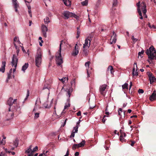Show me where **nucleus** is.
<instances>
[{"instance_id": "nucleus-1", "label": "nucleus", "mask_w": 156, "mask_h": 156, "mask_svg": "<svg viewBox=\"0 0 156 156\" xmlns=\"http://www.w3.org/2000/svg\"><path fill=\"white\" fill-rule=\"evenodd\" d=\"M146 53L148 55V58L151 60H156V51L153 46H151L147 49Z\"/></svg>"}, {"instance_id": "nucleus-2", "label": "nucleus", "mask_w": 156, "mask_h": 156, "mask_svg": "<svg viewBox=\"0 0 156 156\" xmlns=\"http://www.w3.org/2000/svg\"><path fill=\"white\" fill-rule=\"evenodd\" d=\"M62 41H61L60 44L59 50L56 53L55 55L56 62L58 66H60L63 62L62 58L61 55V45L62 44Z\"/></svg>"}, {"instance_id": "nucleus-3", "label": "nucleus", "mask_w": 156, "mask_h": 156, "mask_svg": "<svg viewBox=\"0 0 156 156\" xmlns=\"http://www.w3.org/2000/svg\"><path fill=\"white\" fill-rule=\"evenodd\" d=\"M42 54L41 50H39L37 51L35 57V65L38 67H39L40 66L42 62Z\"/></svg>"}, {"instance_id": "nucleus-4", "label": "nucleus", "mask_w": 156, "mask_h": 156, "mask_svg": "<svg viewBox=\"0 0 156 156\" xmlns=\"http://www.w3.org/2000/svg\"><path fill=\"white\" fill-rule=\"evenodd\" d=\"M136 6L137 7V11L138 12V10L140 9L142 11L143 13H145L147 12L146 9V5L145 3L144 2H142L140 4V2H139L136 3Z\"/></svg>"}, {"instance_id": "nucleus-5", "label": "nucleus", "mask_w": 156, "mask_h": 156, "mask_svg": "<svg viewBox=\"0 0 156 156\" xmlns=\"http://www.w3.org/2000/svg\"><path fill=\"white\" fill-rule=\"evenodd\" d=\"M18 62V59L17 56L15 55H13L11 62L12 66L13 68V71L14 73L15 72Z\"/></svg>"}, {"instance_id": "nucleus-6", "label": "nucleus", "mask_w": 156, "mask_h": 156, "mask_svg": "<svg viewBox=\"0 0 156 156\" xmlns=\"http://www.w3.org/2000/svg\"><path fill=\"white\" fill-rule=\"evenodd\" d=\"M107 86V85L105 84H103L100 86L99 91L102 95L104 96L105 95Z\"/></svg>"}, {"instance_id": "nucleus-7", "label": "nucleus", "mask_w": 156, "mask_h": 156, "mask_svg": "<svg viewBox=\"0 0 156 156\" xmlns=\"http://www.w3.org/2000/svg\"><path fill=\"white\" fill-rule=\"evenodd\" d=\"M63 15L65 19H67L69 18L72 17L73 13L69 12L68 11H64L63 13Z\"/></svg>"}, {"instance_id": "nucleus-8", "label": "nucleus", "mask_w": 156, "mask_h": 156, "mask_svg": "<svg viewBox=\"0 0 156 156\" xmlns=\"http://www.w3.org/2000/svg\"><path fill=\"white\" fill-rule=\"evenodd\" d=\"M85 144V140H83L79 144H74L72 147L73 149H75L76 148H78L83 147Z\"/></svg>"}, {"instance_id": "nucleus-9", "label": "nucleus", "mask_w": 156, "mask_h": 156, "mask_svg": "<svg viewBox=\"0 0 156 156\" xmlns=\"http://www.w3.org/2000/svg\"><path fill=\"white\" fill-rule=\"evenodd\" d=\"M90 61L87 62H86L85 64V67H87L88 66V68L87 69V77H90V74L91 73V72L90 70H91L92 68H89V66L90 65Z\"/></svg>"}, {"instance_id": "nucleus-10", "label": "nucleus", "mask_w": 156, "mask_h": 156, "mask_svg": "<svg viewBox=\"0 0 156 156\" xmlns=\"http://www.w3.org/2000/svg\"><path fill=\"white\" fill-rule=\"evenodd\" d=\"M91 40L90 39L87 38L85 40V43L83 44V48H89L90 45Z\"/></svg>"}, {"instance_id": "nucleus-11", "label": "nucleus", "mask_w": 156, "mask_h": 156, "mask_svg": "<svg viewBox=\"0 0 156 156\" xmlns=\"http://www.w3.org/2000/svg\"><path fill=\"white\" fill-rule=\"evenodd\" d=\"M33 113L34 114V119H37L39 117V115L41 113V112L37 110V107L35 106L33 111Z\"/></svg>"}, {"instance_id": "nucleus-12", "label": "nucleus", "mask_w": 156, "mask_h": 156, "mask_svg": "<svg viewBox=\"0 0 156 156\" xmlns=\"http://www.w3.org/2000/svg\"><path fill=\"white\" fill-rule=\"evenodd\" d=\"M147 75L149 77L150 83L151 84L152 83L156 80V78L154 76L152 75V74L150 72H148Z\"/></svg>"}, {"instance_id": "nucleus-13", "label": "nucleus", "mask_w": 156, "mask_h": 156, "mask_svg": "<svg viewBox=\"0 0 156 156\" xmlns=\"http://www.w3.org/2000/svg\"><path fill=\"white\" fill-rule=\"evenodd\" d=\"M79 53V47L77 44H76L74 49L72 53V55L76 56L78 55Z\"/></svg>"}, {"instance_id": "nucleus-14", "label": "nucleus", "mask_w": 156, "mask_h": 156, "mask_svg": "<svg viewBox=\"0 0 156 156\" xmlns=\"http://www.w3.org/2000/svg\"><path fill=\"white\" fill-rule=\"evenodd\" d=\"M137 70V67L136 65V63L135 62L132 72V74L133 76H137L138 75Z\"/></svg>"}, {"instance_id": "nucleus-15", "label": "nucleus", "mask_w": 156, "mask_h": 156, "mask_svg": "<svg viewBox=\"0 0 156 156\" xmlns=\"http://www.w3.org/2000/svg\"><path fill=\"white\" fill-rule=\"evenodd\" d=\"M12 3L15 9V11H18L17 8L19 7V5L17 2V0H12Z\"/></svg>"}, {"instance_id": "nucleus-16", "label": "nucleus", "mask_w": 156, "mask_h": 156, "mask_svg": "<svg viewBox=\"0 0 156 156\" xmlns=\"http://www.w3.org/2000/svg\"><path fill=\"white\" fill-rule=\"evenodd\" d=\"M10 107L9 108V113L7 114V116L8 117V120L12 119L13 117V113L12 112H10Z\"/></svg>"}, {"instance_id": "nucleus-17", "label": "nucleus", "mask_w": 156, "mask_h": 156, "mask_svg": "<svg viewBox=\"0 0 156 156\" xmlns=\"http://www.w3.org/2000/svg\"><path fill=\"white\" fill-rule=\"evenodd\" d=\"M151 101H153L156 99V91L154 90L149 98Z\"/></svg>"}, {"instance_id": "nucleus-18", "label": "nucleus", "mask_w": 156, "mask_h": 156, "mask_svg": "<svg viewBox=\"0 0 156 156\" xmlns=\"http://www.w3.org/2000/svg\"><path fill=\"white\" fill-rule=\"evenodd\" d=\"M6 62L5 61L2 62V65L0 68V71L2 73H4L5 70V66Z\"/></svg>"}, {"instance_id": "nucleus-19", "label": "nucleus", "mask_w": 156, "mask_h": 156, "mask_svg": "<svg viewBox=\"0 0 156 156\" xmlns=\"http://www.w3.org/2000/svg\"><path fill=\"white\" fill-rule=\"evenodd\" d=\"M113 37L112 39V42H111L110 44H112V43H115L116 41V34H115L114 31H113Z\"/></svg>"}, {"instance_id": "nucleus-20", "label": "nucleus", "mask_w": 156, "mask_h": 156, "mask_svg": "<svg viewBox=\"0 0 156 156\" xmlns=\"http://www.w3.org/2000/svg\"><path fill=\"white\" fill-rule=\"evenodd\" d=\"M52 100L53 99H52L51 101L50 102H48L47 101V102H45L44 105V106L45 108H50L51 107V104L52 103Z\"/></svg>"}, {"instance_id": "nucleus-21", "label": "nucleus", "mask_w": 156, "mask_h": 156, "mask_svg": "<svg viewBox=\"0 0 156 156\" xmlns=\"http://www.w3.org/2000/svg\"><path fill=\"white\" fill-rule=\"evenodd\" d=\"M13 99L12 98H10L7 101V104L10 107L12 106L14 102H13Z\"/></svg>"}, {"instance_id": "nucleus-22", "label": "nucleus", "mask_w": 156, "mask_h": 156, "mask_svg": "<svg viewBox=\"0 0 156 156\" xmlns=\"http://www.w3.org/2000/svg\"><path fill=\"white\" fill-rule=\"evenodd\" d=\"M64 4L67 6L71 5V2L70 0H63Z\"/></svg>"}, {"instance_id": "nucleus-23", "label": "nucleus", "mask_w": 156, "mask_h": 156, "mask_svg": "<svg viewBox=\"0 0 156 156\" xmlns=\"http://www.w3.org/2000/svg\"><path fill=\"white\" fill-rule=\"evenodd\" d=\"M88 49L87 48H83V55L87 56V55L88 52Z\"/></svg>"}, {"instance_id": "nucleus-24", "label": "nucleus", "mask_w": 156, "mask_h": 156, "mask_svg": "<svg viewBox=\"0 0 156 156\" xmlns=\"http://www.w3.org/2000/svg\"><path fill=\"white\" fill-rule=\"evenodd\" d=\"M32 147V145H30L29 148L26 151V153L29 154H33L32 150L31 149Z\"/></svg>"}, {"instance_id": "nucleus-25", "label": "nucleus", "mask_w": 156, "mask_h": 156, "mask_svg": "<svg viewBox=\"0 0 156 156\" xmlns=\"http://www.w3.org/2000/svg\"><path fill=\"white\" fill-rule=\"evenodd\" d=\"M67 102H68V103H66L65 104V105L64 106V110L63 112H63L65 109H67V108L69 107L70 106V105L69 103L70 101L69 99L68 100Z\"/></svg>"}, {"instance_id": "nucleus-26", "label": "nucleus", "mask_w": 156, "mask_h": 156, "mask_svg": "<svg viewBox=\"0 0 156 156\" xmlns=\"http://www.w3.org/2000/svg\"><path fill=\"white\" fill-rule=\"evenodd\" d=\"M29 64L28 63H25V64L22 66V70L23 72H25V70L27 68Z\"/></svg>"}, {"instance_id": "nucleus-27", "label": "nucleus", "mask_w": 156, "mask_h": 156, "mask_svg": "<svg viewBox=\"0 0 156 156\" xmlns=\"http://www.w3.org/2000/svg\"><path fill=\"white\" fill-rule=\"evenodd\" d=\"M12 69H10L9 73L8 74V77L7 78V80L11 78L12 73Z\"/></svg>"}, {"instance_id": "nucleus-28", "label": "nucleus", "mask_w": 156, "mask_h": 156, "mask_svg": "<svg viewBox=\"0 0 156 156\" xmlns=\"http://www.w3.org/2000/svg\"><path fill=\"white\" fill-rule=\"evenodd\" d=\"M68 78L67 77H65L62 78L61 79H59V80H60L62 82L64 83L66 81H68Z\"/></svg>"}, {"instance_id": "nucleus-29", "label": "nucleus", "mask_w": 156, "mask_h": 156, "mask_svg": "<svg viewBox=\"0 0 156 156\" xmlns=\"http://www.w3.org/2000/svg\"><path fill=\"white\" fill-rule=\"evenodd\" d=\"M42 32H47L48 30L47 27L44 25L42 26Z\"/></svg>"}, {"instance_id": "nucleus-30", "label": "nucleus", "mask_w": 156, "mask_h": 156, "mask_svg": "<svg viewBox=\"0 0 156 156\" xmlns=\"http://www.w3.org/2000/svg\"><path fill=\"white\" fill-rule=\"evenodd\" d=\"M48 152V151H44L42 153L40 154L38 156H46L47 155V153Z\"/></svg>"}, {"instance_id": "nucleus-31", "label": "nucleus", "mask_w": 156, "mask_h": 156, "mask_svg": "<svg viewBox=\"0 0 156 156\" xmlns=\"http://www.w3.org/2000/svg\"><path fill=\"white\" fill-rule=\"evenodd\" d=\"M44 21L46 24H48L50 22L49 19L48 17H46L44 19Z\"/></svg>"}, {"instance_id": "nucleus-32", "label": "nucleus", "mask_w": 156, "mask_h": 156, "mask_svg": "<svg viewBox=\"0 0 156 156\" xmlns=\"http://www.w3.org/2000/svg\"><path fill=\"white\" fill-rule=\"evenodd\" d=\"M14 42L16 43V42L20 44V41H19L18 37H16L14 38Z\"/></svg>"}, {"instance_id": "nucleus-33", "label": "nucleus", "mask_w": 156, "mask_h": 156, "mask_svg": "<svg viewBox=\"0 0 156 156\" xmlns=\"http://www.w3.org/2000/svg\"><path fill=\"white\" fill-rule=\"evenodd\" d=\"M121 135L120 137H123L126 136V134L125 133H124L122 130H120Z\"/></svg>"}, {"instance_id": "nucleus-34", "label": "nucleus", "mask_w": 156, "mask_h": 156, "mask_svg": "<svg viewBox=\"0 0 156 156\" xmlns=\"http://www.w3.org/2000/svg\"><path fill=\"white\" fill-rule=\"evenodd\" d=\"M88 0H85V1L81 2V4L83 6L87 5L88 4Z\"/></svg>"}, {"instance_id": "nucleus-35", "label": "nucleus", "mask_w": 156, "mask_h": 156, "mask_svg": "<svg viewBox=\"0 0 156 156\" xmlns=\"http://www.w3.org/2000/svg\"><path fill=\"white\" fill-rule=\"evenodd\" d=\"M128 84L127 83H125L122 85V88L123 89H128Z\"/></svg>"}, {"instance_id": "nucleus-36", "label": "nucleus", "mask_w": 156, "mask_h": 156, "mask_svg": "<svg viewBox=\"0 0 156 156\" xmlns=\"http://www.w3.org/2000/svg\"><path fill=\"white\" fill-rule=\"evenodd\" d=\"M72 17H74L77 20H78L79 18V17L78 16L76 15L74 13H73Z\"/></svg>"}, {"instance_id": "nucleus-37", "label": "nucleus", "mask_w": 156, "mask_h": 156, "mask_svg": "<svg viewBox=\"0 0 156 156\" xmlns=\"http://www.w3.org/2000/svg\"><path fill=\"white\" fill-rule=\"evenodd\" d=\"M139 15L140 16V19L141 20H142L143 19V17L142 16V13L141 11H140V9H139L138 10V12Z\"/></svg>"}, {"instance_id": "nucleus-38", "label": "nucleus", "mask_w": 156, "mask_h": 156, "mask_svg": "<svg viewBox=\"0 0 156 156\" xmlns=\"http://www.w3.org/2000/svg\"><path fill=\"white\" fill-rule=\"evenodd\" d=\"M113 70L112 67L111 66H109L108 68V70H110V73L111 74L113 73L112 72V70Z\"/></svg>"}, {"instance_id": "nucleus-39", "label": "nucleus", "mask_w": 156, "mask_h": 156, "mask_svg": "<svg viewBox=\"0 0 156 156\" xmlns=\"http://www.w3.org/2000/svg\"><path fill=\"white\" fill-rule=\"evenodd\" d=\"M144 50H142L141 52H139L138 54L139 56H140V57H141L142 55L144 54Z\"/></svg>"}, {"instance_id": "nucleus-40", "label": "nucleus", "mask_w": 156, "mask_h": 156, "mask_svg": "<svg viewBox=\"0 0 156 156\" xmlns=\"http://www.w3.org/2000/svg\"><path fill=\"white\" fill-rule=\"evenodd\" d=\"M79 126H76L74 128L73 130H75L74 132L76 133L78 131V129Z\"/></svg>"}, {"instance_id": "nucleus-41", "label": "nucleus", "mask_w": 156, "mask_h": 156, "mask_svg": "<svg viewBox=\"0 0 156 156\" xmlns=\"http://www.w3.org/2000/svg\"><path fill=\"white\" fill-rule=\"evenodd\" d=\"M122 112V109L121 108H119L118 110V114L119 115L121 116V113Z\"/></svg>"}, {"instance_id": "nucleus-42", "label": "nucleus", "mask_w": 156, "mask_h": 156, "mask_svg": "<svg viewBox=\"0 0 156 156\" xmlns=\"http://www.w3.org/2000/svg\"><path fill=\"white\" fill-rule=\"evenodd\" d=\"M29 94H30V93H29V90H27V92L26 97L25 98V99H24L25 101H26L28 97H29Z\"/></svg>"}, {"instance_id": "nucleus-43", "label": "nucleus", "mask_w": 156, "mask_h": 156, "mask_svg": "<svg viewBox=\"0 0 156 156\" xmlns=\"http://www.w3.org/2000/svg\"><path fill=\"white\" fill-rule=\"evenodd\" d=\"M38 149V147L37 146H36L32 150L33 153L37 151Z\"/></svg>"}, {"instance_id": "nucleus-44", "label": "nucleus", "mask_w": 156, "mask_h": 156, "mask_svg": "<svg viewBox=\"0 0 156 156\" xmlns=\"http://www.w3.org/2000/svg\"><path fill=\"white\" fill-rule=\"evenodd\" d=\"M117 4V0H114L113 3V6H115Z\"/></svg>"}, {"instance_id": "nucleus-45", "label": "nucleus", "mask_w": 156, "mask_h": 156, "mask_svg": "<svg viewBox=\"0 0 156 156\" xmlns=\"http://www.w3.org/2000/svg\"><path fill=\"white\" fill-rule=\"evenodd\" d=\"M77 34H80V27H77Z\"/></svg>"}, {"instance_id": "nucleus-46", "label": "nucleus", "mask_w": 156, "mask_h": 156, "mask_svg": "<svg viewBox=\"0 0 156 156\" xmlns=\"http://www.w3.org/2000/svg\"><path fill=\"white\" fill-rule=\"evenodd\" d=\"M71 92H72V91H71V92H70V90H68L67 91V94L69 96V98L70 97Z\"/></svg>"}, {"instance_id": "nucleus-47", "label": "nucleus", "mask_w": 156, "mask_h": 156, "mask_svg": "<svg viewBox=\"0 0 156 156\" xmlns=\"http://www.w3.org/2000/svg\"><path fill=\"white\" fill-rule=\"evenodd\" d=\"M131 38L132 40L134 42H136L138 40V39L137 38H135L133 36H132Z\"/></svg>"}, {"instance_id": "nucleus-48", "label": "nucleus", "mask_w": 156, "mask_h": 156, "mask_svg": "<svg viewBox=\"0 0 156 156\" xmlns=\"http://www.w3.org/2000/svg\"><path fill=\"white\" fill-rule=\"evenodd\" d=\"M138 92L139 94H143L144 92V91L141 89H139L138 90Z\"/></svg>"}, {"instance_id": "nucleus-49", "label": "nucleus", "mask_w": 156, "mask_h": 156, "mask_svg": "<svg viewBox=\"0 0 156 156\" xmlns=\"http://www.w3.org/2000/svg\"><path fill=\"white\" fill-rule=\"evenodd\" d=\"M148 26H149V27L151 28H153L154 29L155 28V26L153 25H151L150 23H149Z\"/></svg>"}, {"instance_id": "nucleus-50", "label": "nucleus", "mask_w": 156, "mask_h": 156, "mask_svg": "<svg viewBox=\"0 0 156 156\" xmlns=\"http://www.w3.org/2000/svg\"><path fill=\"white\" fill-rule=\"evenodd\" d=\"M105 114L107 115H108L109 114V112H108V110L107 109V106L106 107V109H105Z\"/></svg>"}, {"instance_id": "nucleus-51", "label": "nucleus", "mask_w": 156, "mask_h": 156, "mask_svg": "<svg viewBox=\"0 0 156 156\" xmlns=\"http://www.w3.org/2000/svg\"><path fill=\"white\" fill-rule=\"evenodd\" d=\"M0 156H7V155L4 152H2L0 153Z\"/></svg>"}, {"instance_id": "nucleus-52", "label": "nucleus", "mask_w": 156, "mask_h": 156, "mask_svg": "<svg viewBox=\"0 0 156 156\" xmlns=\"http://www.w3.org/2000/svg\"><path fill=\"white\" fill-rule=\"evenodd\" d=\"M106 116V115H105L104 116L103 118V119H102V122L103 123H105L106 120V119H105V117Z\"/></svg>"}, {"instance_id": "nucleus-53", "label": "nucleus", "mask_w": 156, "mask_h": 156, "mask_svg": "<svg viewBox=\"0 0 156 156\" xmlns=\"http://www.w3.org/2000/svg\"><path fill=\"white\" fill-rule=\"evenodd\" d=\"M75 133L73 131V132L71 133V135L70 136V137H74L75 136Z\"/></svg>"}, {"instance_id": "nucleus-54", "label": "nucleus", "mask_w": 156, "mask_h": 156, "mask_svg": "<svg viewBox=\"0 0 156 156\" xmlns=\"http://www.w3.org/2000/svg\"><path fill=\"white\" fill-rule=\"evenodd\" d=\"M120 140L122 142H123L125 141V140L123 137H120Z\"/></svg>"}, {"instance_id": "nucleus-55", "label": "nucleus", "mask_w": 156, "mask_h": 156, "mask_svg": "<svg viewBox=\"0 0 156 156\" xmlns=\"http://www.w3.org/2000/svg\"><path fill=\"white\" fill-rule=\"evenodd\" d=\"M146 12H145V13H143V16H144V17L145 18H147V16L146 15Z\"/></svg>"}, {"instance_id": "nucleus-56", "label": "nucleus", "mask_w": 156, "mask_h": 156, "mask_svg": "<svg viewBox=\"0 0 156 156\" xmlns=\"http://www.w3.org/2000/svg\"><path fill=\"white\" fill-rule=\"evenodd\" d=\"M43 33L44 37H47L46 32H43Z\"/></svg>"}, {"instance_id": "nucleus-57", "label": "nucleus", "mask_w": 156, "mask_h": 156, "mask_svg": "<svg viewBox=\"0 0 156 156\" xmlns=\"http://www.w3.org/2000/svg\"><path fill=\"white\" fill-rule=\"evenodd\" d=\"M81 121L80 119L79 121L77 122L76 126H78L79 125V124Z\"/></svg>"}, {"instance_id": "nucleus-58", "label": "nucleus", "mask_w": 156, "mask_h": 156, "mask_svg": "<svg viewBox=\"0 0 156 156\" xmlns=\"http://www.w3.org/2000/svg\"><path fill=\"white\" fill-rule=\"evenodd\" d=\"M79 153L78 152H76L75 154V156H79Z\"/></svg>"}, {"instance_id": "nucleus-59", "label": "nucleus", "mask_w": 156, "mask_h": 156, "mask_svg": "<svg viewBox=\"0 0 156 156\" xmlns=\"http://www.w3.org/2000/svg\"><path fill=\"white\" fill-rule=\"evenodd\" d=\"M81 112L80 111H79L77 113V115L78 116H80L81 115Z\"/></svg>"}, {"instance_id": "nucleus-60", "label": "nucleus", "mask_w": 156, "mask_h": 156, "mask_svg": "<svg viewBox=\"0 0 156 156\" xmlns=\"http://www.w3.org/2000/svg\"><path fill=\"white\" fill-rule=\"evenodd\" d=\"M135 143V142L134 141H132L131 144H130L132 146H133Z\"/></svg>"}, {"instance_id": "nucleus-61", "label": "nucleus", "mask_w": 156, "mask_h": 156, "mask_svg": "<svg viewBox=\"0 0 156 156\" xmlns=\"http://www.w3.org/2000/svg\"><path fill=\"white\" fill-rule=\"evenodd\" d=\"M14 143H15V146L16 147H17L18 144V143L17 142V141H16V143L15 142H14Z\"/></svg>"}, {"instance_id": "nucleus-62", "label": "nucleus", "mask_w": 156, "mask_h": 156, "mask_svg": "<svg viewBox=\"0 0 156 156\" xmlns=\"http://www.w3.org/2000/svg\"><path fill=\"white\" fill-rule=\"evenodd\" d=\"M21 48H22V50L23 51V52H26V51H25L24 47L23 46H22V47H21Z\"/></svg>"}, {"instance_id": "nucleus-63", "label": "nucleus", "mask_w": 156, "mask_h": 156, "mask_svg": "<svg viewBox=\"0 0 156 156\" xmlns=\"http://www.w3.org/2000/svg\"><path fill=\"white\" fill-rule=\"evenodd\" d=\"M26 5H27V4H26ZM27 5V7L28 9V10H31V6H30V5Z\"/></svg>"}, {"instance_id": "nucleus-64", "label": "nucleus", "mask_w": 156, "mask_h": 156, "mask_svg": "<svg viewBox=\"0 0 156 156\" xmlns=\"http://www.w3.org/2000/svg\"><path fill=\"white\" fill-rule=\"evenodd\" d=\"M19 52H20V50L19 49H16V53H17V55H18L19 53Z\"/></svg>"}]
</instances>
